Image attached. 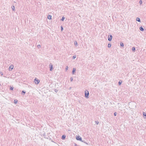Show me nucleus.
I'll use <instances>...</instances> for the list:
<instances>
[{"label": "nucleus", "mask_w": 146, "mask_h": 146, "mask_svg": "<svg viewBox=\"0 0 146 146\" xmlns=\"http://www.w3.org/2000/svg\"><path fill=\"white\" fill-rule=\"evenodd\" d=\"M76 139L80 141H81V142H83L85 143L86 144L88 145V144L87 143L85 142L83 140H82V139L81 137H80L79 135L78 136H76Z\"/></svg>", "instance_id": "1"}, {"label": "nucleus", "mask_w": 146, "mask_h": 146, "mask_svg": "<svg viewBox=\"0 0 146 146\" xmlns=\"http://www.w3.org/2000/svg\"><path fill=\"white\" fill-rule=\"evenodd\" d=\"M84 94L85 97L86 98H89L88 96L89 94V93L88 90H86L85 91Z\"/></svg>", "instance_id": "2"}, {"label": "nucleus", "mask_w": 146, "mask_h": 146, "mask_svg": "<svg viewBox=\"0 0 146 146\" xmlns=\"http://www.w3.org/2000/svg\"><path fill=\"white\" fill-rule=\"evenodd\" d=\"M34 82H35V84H38L40 82V80H38L37 78H35L34 80Z\"/></svg>", "instance_id": "3"}, {"label": "nucleus", "mask_w": 146, "mask_h": 146, "mask_svg": "<svg viewBox=\"0 0 146 146\" xmlns=\"http://www.w3.org/2000/svg\"><path fill=\"white\" fill-rule=\"evenodd\" d=\"M113 36L111 35H108V40L110 41L111 40Z\"/></svg>", "instance_id": "4"}, {"label": "nucleus", "mask_w": 146, "mask_h": 146, "mask_svg": "<svg viewBox=\"0 0 146 146\" xmlns=\"http://www.w3.org/2000/svg\"><path fill=\"white\" fill-rule=\"evenodd\" d=\"M14 67V66L13 65H11L9 68V71H11L13 69Z\"/></svg>", "instance_id": "5"}, {"label": "nucleus", "mask_w": 146, "mask_h": 146, "mask_svg": "<svg viewBox=\"0 0 146 146\" xmlns=\"http://www.w3.org/2000/svg\"><path fill=\"white\" fill-rule=\"evenodd\" d=\"M49 66H50V71H52V69H53L52 65L50 64L49 65Z\"/></svg>", "instance_id": "6"}, {"label": "nucleus", "mask_w": 146, "mask_h": 146, "mask_svg": "<svg viewBox=\"0 0 146 146\" xmlns=\"http://www.w3.org/2000/svg\"><path fill=\"white\" fill-rule=\"evenodd\" d=\"M143 117L145 119L146 118V113L144 112H143Z\"/></svg>", "instance_id": "7"}, {"label": "nucleus", "mask_w": 146, "mask_h": 146, "mask_svg": "<svg viewBox=\"0 0 146 146\" xmlns=\"http://www.w3.org/2000/svg\"><path fill=\"white\" fill-rule=\"evenodd\" d=\"M139 30L142 31H143L144 30V29L142 27V26H141L139 27Z\"/></svg>", "instance_id": "8"}, {"label": "nucleus", "mask_w": 146, "mask_h": 146, "mask_svg": "<svg viewBox=\"0 0 146 146\" xmlns=\"http://www.w3.org/2000/svg\"><path fill=\"white\" fill-rule=\"evenodd\" d=\"M66 137V135H63L62 136V139L63 140H64L65 139Z\"/></svg>", "instance_id": "9"}, {"label": "nucleus", "mask_w": 146, "mask_h": 146, "mask_svg": "<svg viewBox=\"0 0 146 146\" xmlns=\"http://www.w3.org/2000/svg\"><path fill=\"white\" fill-rule=\"evenodd\" d=\"M48 18L49 20L51 19H52V16L50 15H48Z\"/></svg>", "instance_id": "10"}, {"label": "nucleus", "mask_w": 146, "mask_h": 146, "mask_svg": "<svg viewBox=\"0 0 146 146\" xmlns=\"http://www.w3.org/2000/svg\"><path fill=\"white\" fill-rule=\"evenodd\" d=\"M136 21H138L139 22H140L141 21L140 20V19L139 17H137L136 19Z\"/></svg>", "instance_id": "11"}, {"label": "nucleus", "mask_w": 146, "mask_h": 146, "mask_svg": "<svg viewBox=\"0 0 146 146\" xmlns=\"http://www.w3.org/2000/svg\"><path fill=\"white\" fill-rule=\"evenodd\" d=\"M76 71V69L75 68H73L72 71V74H74L75 73V72Z\"/></svg>", "instance_id": "12"}, {"label": "nucleus", "mask_w": 146, "mask_h": 146, "mask_svg": "<svg viewBox=\"0 0 146 146\" xmlns=\"http://www.w3.org/2000/svg\"><path fill=\"white\" fill-rule=\"evenodd\" d=\"M120 45L121 46L123 47L124 46L123 43L122 42H121L120 43Z\"/></svg>", "instance_id": "13"}, {"label": "nucleus", "mask_w": 146, "mask_h": 146, "mask_svg": "<svg viewBox=\"0 0 146 146\" xmlns=\"http://www.w3.org/2000/svg\"><path fill=\"white\" fill-rule=\"evenodd\" d=\"M18 100H14V102L15 104H16L17 103Z\"/></svg>", "instance_id": "14"}, {"label": "nucleus", "mask_w": 146, "mask_h": 146, "mask_svg": "<svg viewBox=\"0 0 146 146\" xmlns=\"http://www.w3.org/2000/svg\"><path fill=\"white\" fill-rule=\"evenodd\" d=\"M74 44L76 46H77L78 45H77V42L76 41H74Z\"/></svg>", "instance_id": "15"}, {"label": "nucleus", "mask_w": 146, "mask_h": 146, "mask_svg": "<svg viewBox=\"0 0 146 146\" xmlns=\"http://www.w3.org/2000/svg\"><path fill=\"white\" fill-rule=\"evenodd\" d=\"M111 44L110 43H108V47L110 48V47H111Z\"/></svg>", "instance_id": "16"}, {"label": "nucleus", "mask_w": 146, "mask_h": 146, "mask_svg": "<svg viewBox=\"0 0 146 146\" xmlns=\"http://www.w3.org/2000/svg\"><path fill=\"white\" fill-rule=\"evenodd\" d=\"M65 19V18L63 16L62 17V18L61 19V20L62 21H63Z\"/></svg>", "instance_id": "17"}, {"label": "nucleus", "mask_w": 146, "mask_h": 146, "mask_svg": "<svg viewBox=\"0 0 146 146\" xmlns=\"http://www.w3.org/2000/svg\"><path fill=\"white\" fill-rule=\"evenodd\" d=\"M132 51H135V47H133L132 48Z\"/></svg>", "instance_id": "18"}, {"label": "nucleus", "mask_w": 146, "mask_h": 146, "mask_svg": "<svg viewBox=\"0 0 146 146\" xmlns=\"http://www.w3.org/2000/svg\"><path fill=\"white\" fill-rule=\"evenodd\" d=\"M121 83H122V81H121L120 80V81H119V82H118V84H119V85H121Z\"/></svg>", "instance_id": "19"}, {"label": "nucleus", "mask_w": 146, "mask_h": 146, "mask_svg": "<svg viewBox=\"0 0 146 146\" xmlns=\"http://www.w3.org/2000/svg\"><path fill=\"white\" fill-rule=\"evenodd\" d=\"M60 29L61 31H62L63 30V27L62 26H61L60 27Z\"/></svg>", "instance_id": "20"}, {"label": "nucleus", "mask_w": 146, "mask_h": 146, "mask_svg": "<svg viewBox=\"0 0 146 146\" xmlns=\"http://www.w3.org/2000/svg\"><path fill=\"white\" fill-rule=\"evenodd\" d=\"M37 48H40L41 47V46L40 45V44H38L37 45Z\"/></svg>", "instance_id": "21"}, {"label": "nucleus", "mask_w": 146, "mask_h": 146, "mask_svg": "<svg viewBox=\"0 0 146 146\" xmlns=\"http://www.w3.org/2000/svg\"><path fill=\"white\" fill-rule=\"evenodd\" d=\"M13 87L10 86V89L11 90H13Z\"/></svg>", "instance_id": "22"}, {"label": "nucleus", "mask_w": 146, "mask_h": 146, "mask_svg": "<svg viewBox=\"0 0 146 146\" xmlns=\"http://www.w3.org/2000/svg\"><path fill=\"white\" fill-rule=\"evenodd\" d=\"M25 92H25L23 90V91H22V94L23 93L24 94L23 95H24L25 94Z\"/></svg>", "instance_id": "23"}, {"label": "nucleus", "mask_w": 146, "mask_h": 146, "mask_svg": "<svg viewBox=\"0 0 146 146\" xmlns=\"http://www.w3.org/2000/svg\"><path fill=\"white\" fill-rule=\"evenodd\" d=\"M76 55H74L73 56V58H72L73 59H75L76 58Z\"/></svg>", "instance_id": "24"}, {"label": "nucleus", "mask_w": 146, "mask_h": 146, "mask_svg": "<svg viewBox=\"0 0 146 146\" xmlns=\"http://www.w3.org/2000/svg\"><path fill=\"white\" fill-rule=\"evenodd\" d=\"M54 91L56 93H57L58 92V90L57 89H54Z\"/></svg>", "instance_id": "25"}, {"label": "nucleus", "mask_w": 146, "mask_h": 146, "mask_svg": "<svg viewBox=\"0 0 146 146\" xmlns=\"http://www.w3.org/2000/svg\"><path fill=\"white\" fill-rule=\"evenodd\" d=\"M68 69V66H66L65 68V70H67Z\"/></svg>", "instance_id": "26"}, {"label": "nucleus", "mask_w": 146, "mask_h": 146, "mask_svg": "<svg viewBox=\"0 0 146 146\" xmlns=\"http://www.w3.org/2000/svg\"><path fill=\"white\" fill-rule=\"evenodd\" d=\"M139 3H140V4H142V1L141 0H140L139 1Z\"/></svg>", "instance_id": "27"}, {"label": "nucleus", "mask_w": 146, "mask_h": 146, "mask_svg": "<svg viewBox=\"0 0 146 146\" xmlns=\"http://www.w3.org/2000/svg\"><path fill=\"white\" fill-rule=\"evenodd\" d=\"M114 114L115 116H116L117 115V113L116 112H115Z\"/></svg>", "instance_id": "28"}, {"label": "nucleus", "mask_w": 146, "mask_h": 146, "mask_svg": "<svg viewBox=\"0 0 146 146\" xmlns=\"http://www.w3.org/2000/svg\"><path fill=\"white\" fill-rule=\"evenodd\" d=\"M73 80V78L72 77H71L70 78V81H72Z\"/></svg>", "instance_id": "29"}, {"label": "nucleus", "mask_w": 146, "mask_h": 146, "mask_svg": "<svg viewBox=\"0 0 146 146\" xmlns=\"http://www.w3.org/2000/svg\"><path fill=\"white\" fill-rule=\"evenodd\" d=\"M96 124H98L99 123V122L97 121H95Z\"/></svg>", "instance_id": "30"}, {"label": "nucleus", "mask_w": 146, "mask_h": 146, "mask_svg": "<svg viewBox=\"0 0 146 146\" xmlns=\"http://www.w3.org/2000/svg\"><path fill=\"white\" fill-rule=\"evenodd\" d=\"M0 74H1V75H3V72H0Z\"/></svg>", "instance_id": "31"}, {"label": "nucleus", "mask_w": 146, "mask_h": 146, "mask_svg": "<svg viewBox=\"0 0 146 146\" xmlns=\"http://www.w3.org/2000/svg\"><path fill=\"white\" fill-rule=\"evenodd\" d=\"M42 135H43V136H45V133H44Z\"/></svg>", "instance_id": "32"}, {"label": "nucleus", "mask_w": 146, "mask_h": 146, "mask_svg": "<svg viewBox=\"0 0 146 146\" xmlns=\"http://www.w3.org/2000/svg\"><path fill=\"white\" fill-rule=\"evenodd\" d=\"M52 141V142H54V141H53V140H52V141Z\"/></svg>", "instance_id": "33"}, {"label": "nucleus", "mask_w": 146, "mask_h": 146, "mask_svg": "<svg viewBox=\"0 0 146 146\" xmlns=\"http://www.w3.org/2000/svg\"><path fill=\"white\" fill-rule=\"evenodd\" d=\"M51 138H50L49 139V140H51Z\"/></svg>", "instance_id": "34"}, {"label": "nucleus", "mask_w": 146, "mask_h": 146, "mask_svg": "<svg viewBox=\"0 0 146 146\" xmlns=\"http://www.w3.org/2000/svg\"><path fill=\"white\" fill-rule=\"evenodd\" d=\"M13 11H15V10L13 9Z\"/></svg>", "instance_id": "35"}]
</instances>
